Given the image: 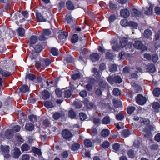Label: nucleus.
I'll return each mask as SVG.
<instances>
[{"mask_svg": "<svg viewBox=\"0 0 160 160\" xmlns=\"http://www.w3.org/2000/svg\"><path fill=\"white\" fill-rule=\"evenodd\" d=\"M107 80L111 84H113L114 82L120 83L122 81L121 76L118 75H115L113 77L110 76L107 78Z\"/></svg>", "mask_w": 160, "mask_h": 160, "instance_id": "nucleus-1", "label": "nucleus"}, {"mask_svg": "<svg viewBox=\"0 0 160 160\" xmlns=\"http://www.w3.org/2000/svg\"><path fill=\"white\" fill-rule=\"evenodd\" d=\"M51 61L48 58L42 59L41 60L40 62L37 61L36 62V66L38 68H40L42 66L45 67L46 66H48L51 64Z\"/></svg>", "mask_w": 160, "mask_h": 160, "instance_id": "nucleus-2", "label": "nucleus"}, {"mask_svg": "<svg viewBox=\"0 0 160 160\" xmlns=\"http://www.w3.org/2000/svg\"><path fill=\"white\" fill-rule=\"evenodd\" d=\"M154 127L151 125L146 126L143 130L144 137L150 138L151 135V131L154 130Z\"/></svg>", "mask_w": 160, "mask_h": 160, "instance_id": "nucleus-3", "label": "nucleus"}, {"mask_svg": "<svg viewBox=\"0 0 160 160\" xmlns=\"http://www.w3.org/2000/svg\"><path fill=\"white\" fill-rule=\"evenodd\" d=\"M9 146L8 145L3 146L1 145L0 146V148L3 153V154L4 157L7 158H9L10 157V155L9 153Z\"/></svg>", "mask_w": 160, "mask_h": 160, "instance_id": "nucleus-4", "label": "nucleus"}, {"mask_svg": "<svg viewBox=\"0 0 160 160\" xmlns=\"http://www.w3.org/2000/svg\"><path fill=\"white\" fill-rule=\"evenodd\" d=\"M51 33V31L49 29H46L43 30L42 33L41 35L39 38V40L41 41H44L47 39L48 37Z\"/></svg>", "mask_w": 160, "mask_h": 160, "instance_id": "nucleus-5", "label": "nucleus"}, {"mask_svg": "<svg viewBox=\"0 0 160 160\" xmlns=\"http://www.w3.org/2000/svg\"><path fill=\"white\" fill-rule=\"evenodd\" d=\"M136 100V102L140 105L144 104L147 101L146 98L140 94H139L137 96Z\"/></svg>", "mask_w": 160, "mask_h": 160, "instance_id": "nucleus-6", "label": "nucleus"}, {"mask_svg": "<svg viewBox=\"0 0 160 160\" xmlns=\"http://www.w3.org/2000/svg\"><path fill=\"white\" fill-rule=\"evenodd\" d=\"M62 135L64 138L66 139H69L72 136L71 132L67 129H64L62 132Z\"/></svg>", "mask_w": 160, "mask_h": 160, "instance_id": "nucleus-7", "label": "nucleus"}, {"mask_svg": "<svg viewBox=\"0 0 160 160\" xmlns=\"http://www.w3.org/2000/svg\"><path fill=\"white\" fill-rule=\"evenodd\" d=\"M152 31L149 29L144 30L143 34L144 37L147 39H150L152 35Z\"/></svg>", "mask_w": 160, "mask_h": 160, "instance_id": "nucleus-8", "label": "nucleus"}, {"mask_svg": "<svg viewBox=\"0 0 160 160\" xmlns=\"http://www.w3.org/2000/svg\"><path fill=\"white\" fill-rule=\"evenodd\" d=\"M142 12H143L144 13L147 15H151L152 12V7L150 5L149 7H146L143 8Z\"/></svg>", "mask_w": 160, "mask_h": 160, "instance_id": "nucleus-9", "label": "nucleus"}, {"mask_svg": "<svg viewBox=\"0 0 160 160\" xmlns=\"http://www.w3.org/2000/svg\"><path fill=\"white\" fill-rule=\"evenodd\" d=\"M38 41L37 37L35 35L32 36L29 38V43L30 47H32L33 45L36 43Z\"/></svg>", "mask_w": 160, "mask_h": 160, "instance_id": "nucleus-10", "label": "nucleus"}, {"mask_svg": "<svg viewBox=\"0 0 160 160\" xmlns=\"http://www.w3.org/2000/svg\"><path fill=\"white\" fill-rule=\"evenodd\" d=\"M21 154V152L19 148L16 147L14 148L13 152V156L14 158H18Z\"/></svg>", "mask_w": 160, "mask_h": 160, "instance_id": "nucleus-11", "label": "nucleus"}, {"mask_svg": "<svg viewBox=\"0 0 160 160\" xmlns=\"http://www.w3.org/2000/svg\"><path fill=\"white\" fill-rule=\"evenodd\" d=\"M133 46L135 48L139 49H142L144 47L142 42L139 40L135 41L134 43L133 44Z\"/></svg>", "mask_w": 160, "mask_h": 160, "instance_id": "nucleus-12", "label": "nucleus"}, {"mask_svg": "<svg viewBox=\"0 0 160 160\" xmlns=\"http://www.w3.org/2000/svg\"><path fill=\"white\" fill-rule=\"evenodd\" d=\"M90 58L93 62H94L98 61L99 60L100 56L97 53H93L90 55Z\"/></svg>", "mask_w": 160, "mask_h": 160, "instance_id": "nucleus-13", "label": "nucleus"}, {"mask_svg": "<svg viewBox=\"0 0 160 160\" xmlns=\"http://www.w3.org/2000/svg\"><path fill=\"white\" fill-rule=\"evenodd\" d=\"M120 15L124 18H127L129 16L130 13L127 9H124L121 10Z\"/></svg>", "mask_w": 160, "mask_h": 160, "instance_id": "nucleus-14", "label": "nucleus"}, {"mask_svg": "<svg viewBox=\"0 0 160 160\" xmlns=\"http://www.w3.org/2000/svg\"><path fill=\"white\" fill-rule=\"evenodd\" d=\"M147 71L151 73H153L156 71L155 67L153 64H150L147 66Z\"/></svg>", "mask_w": 160, "mask_h": 160, "instance_id": "nucleus-15", "label": "nucleus"}, {"mask_svg": "<svg viewBox=\"0 0 160 160\" xmlns=\"http://www.w3.org/2000/svg\"><path fill=\"white\" fill-rule=\"evenodd\" d=\"M21 148L22 152H27L30 149V147L28 144L24 143L21 146Z\"/></svg>", "mask_w": 160, "mask_h": 160, "instance_id": "nucleus-16", "label": "nucleus"}, {"mask_svg": "<svg viewBox=\"0 0 160 160\" xmlns=\"http://www.w3.org/2000/svg\"><path fill=\"white\" fill-rule=\"evenodd\" d=\"M36 18L39 22H46V20L44 18L42 15L40 13H36Z\"/></svg>", "mask_w": 160, "mask_h": 160, "instance_id": "nucleus-17", "label": "nucleus"}, {"mask_svg": "<svg viewBox=\"0 0 160 160\" xmlns=\"http://www.w3.org/2000/svg\"><path fill=\"white\" fill-rule=\"evenodd\" d=\"M128 43V39L125 38H122L120 42V44L122 48L126 46Z\"/></svg>", "mask_w": 160, "mask_h": 160, "instance_id": "nucleus-18", "label": "nucleus"}, {"mask_svg": "<svg viewBox=\"0 0 160 160\" xmlns=\"http://www.w3.org/2000/svg\"><path fill=\"white\" fill-rule=\"evenodd\" d=\"M68 36V33L67 32H64L58 35V38L60 40H61L65 39Z\"/></svg>", "mask_w": 160, "mask_h": 160, "instance_id": "nucleus-19", "label": "nucleus"}, {"mask_svg": "<svg viewBox=\"0 0 160 160\" xmlns=\"http://www.w3.org/2000/svg\"><path fill=\"white\" fill-rule=\"evenodd\" d=\"M42 95L43 98L44 99H49L50 97V94L48 91L45 90L43 91Z\"/></svg>", "mask_w": 160, "mask_h": 160, "instance_id": "nucleus-20", "label": "nucleus"}, {"mask_svg": "<svg viewBox=\"0 0 160 160\" xmlns=\"http://www.w3.org/2000/svg\"><path fill=\"white\" fill-rule=\"evenodd\" d=\"M0 73L2 76L6 77H8L11 75L10 72L2 69L0 70Z\"/></svg>", "mask_w": 160, "mask_h": 160, "instance_id": "nucleus-21", "label": "nucleus"}, {"mask_svg": "<svg viewBox=\"0 0 160 160\" xmlns=\"http://www.w3.org/2000/svg\"><path fill=\"white\" fill-rule=\"evenodd\" d=\"M12 131L11 129H7L5 132L4 135L7 138H10L12 136Z\"/></svg>", "mask_w": 160, "mask_h": 160, "instance_id": "nucleus-22", "label": "nucleus"}, {"mask_svg": "<svg viewBox=\"0 0 160 160\" xmlns=\"http://www.w3.org/2000/svg\"><path fill=\"white\" fill-rule=\"evenodd\" d=\"M25 127L26 130L29 131H32L34 129V125L31 123L26 124Z\"/></svg>", "mask_w": 160, "mask_h": 160, "instance_id": "nucleus-23", "label": "nucleus"}, {"mask_svg": "<svg viewBox=\"0 0 160 160\" xmlns=\"http://www.w3.org/2000/svg\"><path fill=\"white\" fill-rule=\"evenodd\" d=\"M66 5L67 8L69 10H72L74 9V6L73 4L70 0L67 1Z\"/></svg>", "mask_w": 160, "mask_h": 160, "instance_id": "nucleus-24", "label": "nucleus"}, {"mask_svg": "<svg viewBox=\"0 0 160 160\" xmlns=\"http://www.w3.org/2000/svg\"><path fill=\"white\" fill-rule=\"evenodd\" d=\"M110 122V118L108 116H105L102 120V123L105 124H109Z\"/></svg>", "mask_w": 160, "mask_h": 160, "instance_id": "nucleus-25", "label": "nucleus"}, {"mask_svg": "<svg viewBox=\"0 0 160 160\" xmlns=\"http://www.w3.org/2000/svg\"><path fill=\"white\" fill-rule=\"evenodd\" d=\"M109 133V131L108 129H104L102 131L101 135L103 137H106L108 136Z\"/></svg>", "mask_w": 160, "mask_h": 160, "instance_id": "nucleus-26", "label": "nucleus"}, {"mask_svg": "<svg viewBox=\"0 0 160 160\" xmlns=\"http://www.w3.org/2000/svg\"><path fill=\"white\" fill-rule=\"evenodd\" d=\"M114 106L116 108L120 107L122 105V102L119 100H113Z\"/></svg>", "mask_w": 160, "mask_h": 160, "instance_id": "nucleus-27", "label": "nucleus"}, {"mask_svg": "<svg viewBox=\"0 0 160 160\" xmlns=\"http://www.w3.org/2000/svg\"><path fill=\"white\" fill-rule=\"evenodd\" d=\"M84 144L85 145L88 147H91L93 145L92 142L91 141V140L89 139L85 140Z\"/></svg>", "mask_w": 160, "mask_h": 160, "instance_id": "nucleus-28", "label": "nucleus"}, {"mask_svg": "<svg viewBox=\"0 0 160 160\" xmlns=\"http://www.w3.org/2000/svg\"><path fill=\"white\" fill-rule=\"evenodd\" d=\"M80 145L78 143H74L71 146V148L72 150L75 151L79 148Z\"/></svg>", "mask_w": 160, "mask_h": 160, "instance_id": "nucleus-29", "label": "nucleus"}, {"mask_svg": "<svg viewBox=\"0 0 160 160\" xmlns=\"http://www.w3.org/2000/svg\"><path fill=\"white\" fill-rule=\"evenodd\" d=\"M140 122L144 124H148L150 123V121L148 119L140 117Z\"/></svg>", "mask_w": 160, "mask_h": 160, "instance_id": "nucleus-30", "label": "nucleus"}, {"mask_svg": "<svg viewBox=\"0 0 160 160\" xmlns=\"http://www.w3.org/2000/svg\"><path fill=\"white\" fill-rule=\"evenodd\" d=\"M32 151L34 153L37 154L38 156H40L42 154L41 150L36 147L32 148Z\"/></svg>", "mask_w": 160, "mask_h": 160, "instance_id": "nucleus-31", "label": "nucleus"}, {"mask_svg": "<svg viewBox=\"0 0 160 160\" xmlns=\"http://www.w3.org/2000/svg\"><path fill=\"white\" fill-rule=\"evenodd\" d=\"M20 91L22 92H25L29 91V88L27 85H24L20 88Z\"/></svg>", "mask_w": 160, "mask_h": 160, "instance_id": "nucleus-32", "label": "nucleus"}, {"mask_svg": "<svg viewBox=\"0 0 160 160\" xmlns=\"http://www.w3.org/2000/svg\"><path fill=\"white\" fill-rule=\"evenodd\" d=\"M124 117V114L122 113H119L117 114L116 116V118L117 120L119 121L122 120Z\"/></svg>", "mask_w": 160, "mask_h": 160, "instance_id": "nucleus-33", "label": "nucleus"}, {"mask_svg": "<svg viewBox=\"0 0 160 160\" xmlns=\"http://www.w3.org/2000/svg\"><path fill=\"white\" fill-rule=\"evenodd\" d=\"M109 68L110 72H114L116 71L117 66L115 64H112L109 66Z\"/></svg>", "mask_w": 160, "mask_h": 160, "instance_id": "nucleus-34", "label": "nucleus"}, {"mask_svg": "<svg viewBox=\"0 0 160 160\" xmlns=\"http://www.w3.org/2000/svg\"><path fill=\"white\" fill-rule=\"evenodd\" d=\"M132 12L133 15L139 17L141 15V12L135 8L132 9Z\"/></svg>", "mask_w": 160, "mask_h": 160, "instance_id": "nucleus-35", "label": "nucleus"}, {"mask_svg": "<svg viewBox=\"0 0 160 160\" xmlns=\"http://www.w3.org/2000/svg\"><path fill=\"white\" fill-rule=\"evenodd\" d=\"M107 85L108 84L105 80H101L99 83L100 87L102 88L106 87Z\"/></svg>", "mask_w": 160, "mask_h": 160, "instance_id": "nucleus-36", "label": "nucleus"}, {"mask_svg": "<svg viewBox=\"0 0 160 160\" xmlns=\"http://www.w3.org/2000/svg\"><path fill=\"white\" fill-rule=\"evenodd\" d=\"M18 32L19 36L23 37L25 34V31L23 28H19L18 30Z\"/></svg>", "mask_w": 160, "mask_h": 160, "instance_id": "nucleus-37", "label": "nucleus"}, {"mask_svg": "<svg viewBox=\"0 0 160 160\" xmlns=\"http://www.w3.org/2000/svg\"><path fill=\"white\" fill-rule=\"evenodd\" d=\"M51 52L54 56H57L58 55V51L56 48H53L51 49Z\"/></svg>", "mask_w": 160, "mask_h": 160, "instance_id": "nucleus-38", "label": "nucleus"}, {"mask_svg": "<svg viewBox=\"0 0 160 160\" xmlns=\"http://www.w3.org/2000/svg\"><path fill=\"white\" fill-rule=\"evenodd\" d=\"M64 97L66 98H68L71 96L72 94L71 92L69 90H64Z\"/></svg>", "mask_w": 160, "mask_h": 160, "instance_id": "nucleus-39", "label": "nucleus"}, {"mask_svg": "<svg viewBox=\"0 0 160 160\" xmlns=\"http://www.w3.org/2000/svg\"><path fill=\"white\" fill-rule=\"evenodd\" d=\"M122 134L123 137L126 138L130 134L128 130L124 129L122 132Z\"/></svg>", "mask_w": 160, "mask_h": 160, "instance_id": "nucleus-40", "label": "nucleus"}, {"mask_svg": "<svg viewBox=\"0 0 160 160\" xmlns=\"http://www.w3.org/2000/svg\"><path fill=\"white\" fill-rule=\"evenodd\" d=\"M44 105L47 108H50L53 107V105L52 102L50 101H46Z\"/></svg>", "mask_w": 160, "mask_h": 160, "instance_id": "nucleus-41", "label": "nucleus"}, {"mask_svg": "<svg viewBox=\"0 0 160 160\" xmlns=\"http://www.w3.org/2000/svg\"><path fill=\"white\" fill-rule=\"evenodd\" d=\"M68 115L71 118H74L76 117V113L72 110H69Z\"/></svg>", "mask_w": 160, "mask_h": 160, "instance_id": "nucleus-42", "label": "nucleus"}, {"mask_svg": "<svg viewBox=\"0 0 160 160\" xmlns=\"http://www.w3.org/2000/svg\"><path fill=\"white\" fill-rule=\"evenodd\" d=\"M78 39V36L76 34H74L72 38L71 41L73 43H76L77 42Z\"/></svg>", "mask_w": 160, "mask_h": 160, "instance_id": "nucleus-43", "label": "nucleus"}, {"mask_svg": "<svg viewBox=\"0 0 160 160\" xmlns=\"http://www.w3.org/2000/svg\"><path fill=\"white\" fill-rule=\"evenodd\" d=\"M34 49L36 52L39 53L42 50V47L41 45H38L36 46Z\"/></svg>", "mask_w": 160, "mask_h": 160, "instance_id": "nucleus-44", "label": "nucleus"}, {"mask_svg": "<svg viewBox=\"0 0 160 160\" xmlns=\"http://www.w3.org/2000/svg\"><path fill=\"white\" fill-rule=\"evenodd\" d=\"M153 95L156 97H158L159 96L160 94V89L159 88H156L153 90Z\"/></svg>", "mask_w": 160, "mask_h": 160, "instance_id": "nucleus-45", "label": "nucleus"}, {"mask_svg": "<svg viewBox=\"0 0 160 160\" xmlns=\"http://www.w3.org/2000/svg\"><path fill=\"white\" fill-rule=\"evenodd\" d=\"M135 110V107H129L127 110V112L129 114H131Z\"/></svg>", "mask_w": 160, "mask_h": 160, "instance_id": "nucleus-46", "label": "nucleus"}, {"mask_svg": "<svg viewBox=\"0 0 160 160\" xmlns=\"http://www.w3.org/2000/svg\"><path fill=\"white\" fill-rule=\"evenodd\" d=\"M120 145L118 143H115L113 146V149L115 151H118L120 148Z\"/></svg>", "mask_w": 160, "mask_h": 160, "instance_id": "nucleus-47", "label": "nucleus"}, {"mask_svg": "<svg viewBox=\"0 0 160 160\" xmlns=\"http://www.w3.org/2000/svg\"><path fill=\"white\" fill-rule=\"evenodd\" d=\"M26 78H28L29 80H33L35 78V77L34 75L32 74H28L26 75Z\"/></svg>", "mask_w": 160, "mask_h": 160, "instance_id": "nucleus-48", "label": "nucleus"}, {"mask_svg": "<svg viewBox=\"0 0 160 160\" xmlns=\"http://www.w3.org/2000/svg\"><path fill=\"white\" fill-rule=\"evenodd\" d=\"M92 72L96 75V76L98 77H100L101 76V73L98 71L97 69L96 68H93L92 71Z\"/></svg>", "mask_w": 160, "mask_h": 160, "instance_id": "nucleus-49", "label": "nucleus"}, {"mask_svg": "<svg viewBox=\"0 0 160 160\" xmlns=\"http://www.w3.org/2000/svg\"><path fill=\"white\" fill-rule=\"evenodd\" d=\"M121 93V91L118 88H115L113 90V93L114 95L118 96Z\"/></svg>", "mask_w": 160, "mask_h": 160, "instance_id": "nucleus-50", "label": "nucleus"}, {"mask_svg": "<svg viewBox=\"0 0 160 160\" xmlns=\"http://www.w3.org/2000/svg\"><path fill=\"white\" fill-rule=\"evenodd\" d=\"M121 25L123 26H126L129 25V23H128L127 20L126 19H122L120 22Z\"/></svg>", "mask_w": 160, "mask_h": 160, "instance_id": "nucleus-51", "label": "nucleus"}, {"mask_svg": "<svg viewBox=\"0 0 160 160\" xmlns=\"http://www.w3.org/2000/svg\"><path fill=\"white\" fill-rule=\"evenodd\" d=\"M61 116V114L58 112H56L53 115V117L55 120L58 119Z\"/></svg>", "mask_w": 160, "mask_h": 160, "instance_id": "nucleus-52", "label": "nucleus"}, {"mask_svg": "<svg viewBox=\"0 0 160 160\" xmlns=\"http://www.w3.org/2000/svg\"><path fill=\"white\" fill-rule=\"evenodd\" d=\"M20 129V127L18 125L14 126L12 130V132H19Z\"/></svg>", "mask_w": 160, "mask_h": 160, "instance_id": "nucleus-53", "label": "nucleus"}, {"mask_svg": "<svg viewBox=\"0 0 160 160\" xmlns=\"http://www.w3.org/2000/svg\"><path fill=\"white\" fill-rule=\"evenodd\" d=\"M160 37V30L158 31L155 33L154 35V38L156 41L158 40Z\"/></svg>", "mask_w": 160, "mask_h": 160, "instance_id": "nucleus-54", "label": "nucleus"}, {"mask_svg": "<svg viewBox=\"0 0 160 160\" xmlns=\"http://www.w3.org/2000/svg\"><path fill=\"white\" fill-rule=\"evenodd\" d=\"M128 154L129 157L131 158H133L134 157V151L132 150H130L128 152Z\"/></svg>", "mask_w": 160, "mask_h": 160, "instance_id": "nucleus-55", "label": "nucleus"}, {"mask_svg": "<svg viewBox=\"0 0 160 160\" xmlns=\"http://www.w3.org/2000/svg\"><path fill=\"white\" fill-rule=\"evenodd\" d=\"M129 25L133 28H136L138 26V25L137 23L132 21H130L129 22Z\"/></svg>", "mask_w": 160, "mask_h": 160, "instance_id": "nucleus-56", "label": "nucleus"}, {"mask_svg": "<svg viewBox=\"0 0 160 160\" xmlns=\"http://www.w3.org/2000/svg\"><path fill=\"white\" fill-rule=\"evenodd\" d=\"M79 116L80 119L82 121L85 120L87 118L86 115L82 112L79 113Z\"/></svg>", "mask_w": 160, "mask_h": 160, "instance_id": "nucleus-57", "label": "nucleus"}, {"mask_svg": "<svg viewBox=\"0 0 160 160\" xmlns=\"http://www.w3.org/2000/svg\"><path fill=\"white\" fill-rule=\"evenodd\" d=\"M152 107L154 109H158L160 108V105L158 103L154 102L152 104Z\"/></svg>", "mask_w": 160, "mask_h": 160, "instance_id": "nucleus-58", "label": "nucleus"}, {"mask_svg": "<svg viewBox=\"0 0 160 160\" xmlns=\"http://www.w3.org/2000/svg\"><path fill=\"white\" fill-rule=\"evenodd\" d=\"M109 145V143L108 141H106L104 142L102 145V146L104 148H108Z\"/></svg>", "mask_w": 160, "mask_h": 160, "instance_id": "nucleus-59", "label": "nucleus"}, {"mask_svg": "<svg viewBox=\"0 0 160 160\" xmlns=\"http://www.w3.org/2000/svg\"><path fill=\"white\" fill-rule=\"evenodd\" d=\"M66 20L68 23H71L73 21L72 18L70 15L67 16Z\"/></svg>", "mask_w": 160, "mask_h": 160, "instance_id": "nucleus-60", "label": "nucleus"}, {"mask_svg": "<svg viewBox=\"0 0 160 160\" xmlns=\"http://www.w3.org/2000/svg\"><path fill=\"white\" fill-rule=\"evenodd\" d=\"M55 92L56 95L58 97H62V92L58 88H57L56 89Z\"/></svg>", "mask_w": 160, "mask_h": 160, "instance_id": "nucleus-61", "label": "nucleus"}, {"mask_svg": "<svg viewBox=\"0 0 160 160\" xmlns=\"http://www.w3.org/2000/svg\"><path fill=\"white\" fill-rule=\"evenodd\" d=\"M158 59V57L156 54H153L152 56V60L154 62H156Z\"/></svg>", "mask_w": 160, "mask_h": 160, "instance_id": "nucleus-62", "label": "nucleus"}, {"mask_svg": "<svg viewBox=\"0 0 160 160\" xmlns=\"http://www.w3.org/2000/svg\"><path fill=\"white\" fill-rule=\"evenodd\" d=\"M30 120L31 121L33 122L35 121L37 119V117L34 115H31L29 117Z\"/></svg>", "mask_w": 160, "mask_h": 160, "instance_id": "nucleus-63", "label": "nucleus"}, {"mask_svg": "<svg viewBox=\"0 0 160 160\" xmlns=\"http://www.w3.org/2000/svg\"><path fill=\"white\" fill-rule=\"evenodd\" d=\"M30 157L28 154H24L22 156V160H29Z\"/></svg>", "mask_w": 160, "mask_h": 160, "instance_id": "nucleus-64", "label": "nucleus"}]
</instances>
